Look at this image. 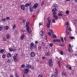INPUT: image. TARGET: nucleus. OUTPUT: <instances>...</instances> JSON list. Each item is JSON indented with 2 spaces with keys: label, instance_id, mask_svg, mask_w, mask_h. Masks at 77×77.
I'll list each match as a JSON object with an SVG mask.
<instances>
[{
  "label": "nucleus",
  "instance_id": "49",
  "mask_svg": "<svg viewBox=\"0 0 77 77\" xmlns=\"http://www.w3.org/2000/svg\"><path fill=\"white\" fill-rule=\"evenodd\" d=\"M42 74H40L39 75H38V77H42Z\"/></svg>",
  "mask_w": 77,
  "mask_h": 77
},
{
  "label": "nucleus",
  "instance_id": "5",
  "mask_svg": "<svg viewBox=\"0 0 77 77\" xmlns=\"http://www.w3.org/2000/svg\"><path fill=\"white\" fill-rule=\"evenodd\" d=\"M34 45V44L33 43H32L30 44V48L31 50H33V47H34V48H36V45H35L34 46H33Z\"/></svg>",
  "mask_w": 77,
  "mask_h": 77
},
{
  "label": "nucleus",
  "instance_id": "13",
  "mask_svg": "<svg viewBox=\"0 0 77 77\" xmlns=\"http://www.w3.org/2000/svg\"><path fill=\"white\" fill-rule=\"evenodd\" d=\"M59 13L58 14V16H60V17H62L63 14H62L63 13V12L62 11H59Z\"/></svg>",
  "mask_w": 77,
  "mask_h": 77
},
{
  "label": "nucleus",
  "instance_id": "62",
  "mask_svg": "<svg viewBox=\"0 0 77 77\" xmlns=\"http://www.w3.org/2000/svg\"><path fill=\"white\" fill-rule=\"evenodd\" d=\"M17 30H15L14 31V33H17Z\"/></svg>",
  "mask_w": 77,
  "mask_h": 77
},
{
  "label": "nucleus",
  "instance_id": "32",
  "mask_svg": "<svg viewBox=\"0 0 77 77\" xmlns=\"http://www.w3.org/2000/svg\"><path fill=\"white\" fill-rule=\"evenodd\" d=\"M15 75L16 77H19V76H18V73H15Z\"/></svg>",
  "mask_w": 77,
  "mask_h": 77
},
{
  "label": "nucleus",
  "instance_id": "34",
  "mask_svg": "<svg viewBox=\"0 0 77 77\" xmlns=\"http://www.w3.org/2000/svg\"><path fill=\"white\" fill-rule=\"evenodd\" d=\"M38 49L39 51H41V47L40 46L38 47Z\"/></svg>",
  "mask_w": 77,
  "mask_h": 77
},
{
  "label": "nucleus",
  "instance_id": "17",
  "mask_svg": "<svg viewBox=\"0 0 77 77\" xmlns=\"http://www.w3.org/2000/svg\"><path fill=\"white\" fill-rule=\"evenodd\" d=\"M30 12H33V8L32 7H30Z\"/></svg>",
  "mask_w": 77,
  "mask_h": 77
},
{
  "label": "nucleus",
  "instance_id": "51",
  "mask_svg": "<svg viewBox=\"0 0 77 77\" xmlns=\"http://www.w3.org/2000/svg\"><path fill=\"white\" fill-rule=\"evenodd\" d=\"M9 62H10V60H8L7 61V63H9Z\"/></svg>",
  "mask_w": 77,
  "mask_h": 77
},
{
  "label": "nucleus",
  "instance_id": "15",
  "mask_svg": "<svg viewBox=\"0 0 77 77\" xmlns=\"http://www.w3.org/2000/svg\"><path fill=\"white\" fill-rule=\"evenodd\" d=\"M38 4L36 3L33 6V8L34 9H36V8H37V7H38Z\"/></svg>",
  "mask_w": 77,
  "mask_h": 77
},
{
  "label": "nucleus",
  "instance_id": "9",
  "mask_svg": "<svg viewBox=\"0 0 77 77\" xmlns=\"http://www.w3.org/2000/svg\"><path fill=\"white\" fill-rule=\"evenodd\" d=\"M30 57H35V54L34 52H32L30 54Z\"/></svg>",
  "mask_w": 77,
  "mask_h": 77
},
{
  "label": "nucleus",
  "instance_id": "30",
  "mask_svg": "<svg viewBox=\"0 0 77 77\" xmlns=\"http://www.w3.org/2000/svg\"><path fill=\"white\" fill-rule=\"evenodd\" d=\"M16 27V25H14L13 26V29H15Z\"/></svg>",
  "mask_w": 77,
  "mask_h": 77
},
{
  "label": "nucleus",
  "instance_id": "54",
  "mask_svg": "<svg viewBox=\"0 0 77 77\" xmlns=\"http://www.w3.org/2000/svg\"><path fill=\"white\" fill-rule=\"evenodd\" d=\"M25 21H26V20L24 19L23 20V23H24V22H25Z\"/></svg>",
  "mask_w": 77,
  "mask_h": 77
},
{
  "label": "nucleus",
  "instance_id": "40",
  "mask_svg": "<svg viewBox=\"0 0 77 77\" xmlns=\"http://www.w3.org/2000/svg\"><path fill=\"white\" fill-rule=\"evenodd\" d=\"M60 47H65V45H60Z\"/></svg>",
  "mask_w": 77,
  "mask_h": 77
},
{
  "label": "nucleus",
  "instance_id": "7",
  "mask_svg": "<svg viewBox=\"0 0 77 77\" xmlns=\"http://www.w3.org/2000/svg\"><path fill=\"white\" fill-rule=\"evenodd\" d=\"M65 32L66 33V35L68 36L69 34V29H68V27L66 28V30L65 31Z\"/></svg>",
  "mask_w": 77,
  "mask_h": 77
},
{
  "label": "nucleus",
  "instance_id": "58",
  "mask_svg": "<svg viewBox=\"0 0 77 77\" xmlns=\"http://www.w3.org/2000/svg\"><path fill=\"white\" fill-rule=\"evenodd\" d=\"M69 30H70V31H72V30H71V28L69 27Z\"/></svg>",
  "mask_w": 77,
  "mask_h": 77
},
{
  "label": "nucleus",
  "instance_id": "2",
  "mask_svg": "<svg viewBox=\"0 0 77 77\" xmlns=\"http://www.w3.org/2000/svg\"><path fill=\"white\" fill-rule=\"evenodd\" d=\"M52 12H53V14L54 15H53V17L54 18L55 20H57V19H58V17L56 15V14L57 13L55 12V11H54V9H53L52 10Z\"/></svg>",
  "mask_w": 77,
  "mask_h": 77
},
{
  "label": "nucleus",
  "instance_id": "59",
  "mask_svg": "<svg viewBox=\"0 0 77 77\" xmlns=\"http://www.w3.org/2000/svg\"><path fill=\"white\" fill-rule=\"evenodd\" d=\"M35 44H38V41H35Z\"/></svg>",
  "mask_w": 77,
  "mask_h": 77
},
{
  "label": "nucleus",
  "instance_id": "48",
  "mask_svg": "<svg viewBox=\"0 0 77 77\" xmlns=\"http://www.w3.org/2000/svg\"><path fill=\"white\" fill-rule=\"evenodd\" d=\"M44 4V2H42L41 4V6H43Z\"/></svg>",
  "mask_w": 77,
  "mask_h": 77
},
{
  "label": "nucleus",
  "instance_id": "61",
  "mask_svg": "<svg viewBox=\"0 0 77 77\" xmlns=\"http://www.w3.org/2000/svg\"><path fill=\"white\" fill-rule=\"evenodd\" d=\"M64 40H65V41L66 42V37H64Z\"/></svg>",
  "mask_w": 77,
  "mask_h": 77
},
{
  "label": "nucleus",
  "instance_id": "50",
  "mask_svg": "<svg viewBox=\"0 0 77 77\" xmlns=\"http://www.w3.org/2000/svg\"><path fill=\"white\" fill-rule=\"evenodd\" d=\"M69 69H70V70H72V68H71V66H69Z\"/></svg>",
  "mask_w": 77,
  "mask_h": 77
},
{
  "label": "nucleus",
  "instance_id": "47",
  "mask_svg": "<svg viewBox=\"0 0 77 77\" xmlns=\"http://www.w3.org/2000/svg\"><path fill=\"white\" fill-rule=\"evenodd\" d=\"M42 24V23H40L39 24V26H41Z\"/></svg>",
  "mask_w": 77,
  "mask_h": 77
},
{
  "label": "nucleus",
  "instance_id": "25",
  "mask_svg": "<svg viewBox=\"0 0 77 77\" xmlns=\"http://www.w3.org/2000/svg\"><path fill=\"white\" fill-rule=\"evenodd\" d=\"M53 6L54 8H57V5L56 4H54Z\"/></svg>",
  "mask_w": 77,
  "mask_h": 77
},
{
  "label": "nucleus",
  "instance_id": "44",
  "mask_svg": "<svg viewBox=\"0 0 77 77\" xmlns=\"http://www.w3.org/2000/svg\"><path fill=\"white\" fill-rule=\"evenodd\" d=\"M5 56H6V55L5 54L3 55L2 56V58H5Z\"/></svg>",
  "mask_w": 77,
  "mask_h": 77
},
{
  "label": "nucleus",
  "instance_id": "22",
  "mask_svg": "<svg viewBox=\"0 0 77 77\" xmlns=\"http://www.w3.org/2000/svg\"><path fill=\"white\" fill-rule=\"evenodd\" d=\"M4 51H5V50H4V49H2L0 50V53H3Z\"/></svg>",
  "mask_w": 77,
  "mask_h": 77
},
{
  "label": "nucleus",
  "instance_id": "35",
  "mask_svg": "<svg viewBox=\"0 0 77 77\" xmlns=\"http://www.w3.org/2000/svg\"><path fill=\"white\" fill-rule=\"evenodd\" d=\"M51 33H53V29H49Z\"/></svg>",
  "mask_w": 77,
  "mask_h": 77
},
{
  "label": "nucleus",
  "instance_id": "11",
  "mask_svg": "<svg viewBox=\"0 0 77 77\" xmlns=\"http://www.w3.org/2000/svg\"><path fill=\"white\" fill-rule=\"evenodd\" d=\"M28 72L29 69H28V68L25 69L24 71V74H27Z\"/></svg>",
  "mask_w": 77,
  "mask_h": 77
},
{
  "label": "nucleus",
  "instance_id": "42",
  "mask_svg": "<svg viewBox=\"0 0 77 77\" xmlns=\"http://www.w3.org/2000/svg\"><path fill=\"white\" fill-rule=\"evenodd\" d=\"M49 45L50 46V47H53V45L51 43H50L49 44Z\"/></svg>",
  "mask_w": 77,
  "mask_h": 77
},
{
  "label": "nucleus",
  "instance_id": "23",
  "mask_svg": "<svg viewBox=\"0 0 77 77\" xmlns=\"http://www.w3.org/2000/svg\"><path fill=\"white\" fill-rule=\"evenodd\" d=\"M30 5H31V3H27L25 5V7H28V6H29Z\"/></svg>",
  "mask_w": 77,
  "mask_h": 77
},
{
  "label": "nucleus",
  "instance_id": "16",
  "mask_svg": "<svg viewBox=\"0 0 77 77\" xmlns=\"http://www.w3.org/2000/svg\"><path fill=\"white\" fill-rule=\"evenodd\" d=\"M8 29L9 26H6L4 27L5 30H8Z\"/></svg>",
  "mask_w": 77,
  "mask_h": 77
},
{
  "label": "nucleus",
  "instance_id": "36",
  "mask_svg": "<svg viewBox=\"0 0 77 77\" xmlns=\"http://www.w3.org/2000/svg\"><path fill=\"white\" fill-rule=\"evenodd\" d=\"M52 20V23H56V21H55V20L53 19Z\"/></svg>",
  "mask_w": 77,
  "mask_h": 77
},
{
  "label": "nucleus",
  "instance_id": "64",
  "mask_svg": "<svg viewBox=\"0 0 77 77\" xmlns=\"http://www.w3.org/2000/svg\"><path fill=\"white\" fill-rule=\"evenodd\" d=\"M10 77H14V76L13 75H11Z\"/></svg>",
  "mask_w": 77,
  "mask_h": 77
},
{
  "label": "nucleus",
  "instance_id": "56",
  "mask_svg": "<svg viewBox=\"0 0 77 77\" xmlns=\"http://www.w3.org/2000/svg\"><path fill=\"white\" fill-rule=\"evenodd\" d=\"M68 51H69V52L70 53H71V51L70 50V48H69L68 49Z\"/></svg>",
  "mask_w": 77,
  "mask_h": 77
},
{
  "label": "nucleus",
  "instance_id": "52",
  "mask_svg": "<svg viewBox=\"0 0 77 77\" xmlns=\"http://www.w3.org/2000/svg\"><path fill=\"white\" fill-rule=\"evenodd\" d=\"M50 17H48L47 20H48V21H49V20H50Z\"/></svg>",
  "mask_w": 77,
  "mask_h": 77
},
{
  "label": "nucleus",
  "instance_id": "3",
  "mask_svg": "<svg viewBox=\"0 0 77 77\" xmlns=\"http://www.w3.org/2000/svg\"><path fill=\"white\" fill-rule=\"evenodd\" d=\"M18 54H14V56L13 57V58L14 59V62H17L18 61V59H17V57H18Z\"/></svg>",
  "mask_w": 77,
  "mask_h": 77
},
{
  "label": "nucleus",
  "instance_id": "37",
  "mask_svg": "<svg viewBox=\"0 0 77 77\" xmlns=\"http://www.w3.org/2000/svg\"><path fill=\"white\" fill-rule=\"evenodd\" d=\"M21 67L22 68H24V67H25V65H24V64H23V65H22L21 66Z\"/></svg>",
  "mask_w": 77,
  "mask_h": 77
},
{
  "label": "nucleus",
  "instance_id": "38",
  "mask_svg": "<svg viewBox=\"0 0 77 77\" xmlns=\"http://www.w3.org/2000/svg\"><path fill=\"white\" fill-rule=\"evenodd\" d=\"M58 65H59V66L60 67V61H58Z\"/></svg>",
  "mask_w": 77,
  "mask_h": 77
},
{
  "label": "nucleus",
  "instance_id": "27",
  "mask_svg": "<svg viewBox=\"0 0 77 77\" xmlns=\"http://www.w3.org/2000/svg\"><path fill=\"white\" fill-rule=\"evenodd\" d=\"M10 35L9 34H7L6 35L7 39H9Z\"/></svg>",
  "mask_w": 77,
  "mask_h": 77
},
{
  "label": "nucleus",
  "instance_id": "12",
  "mask_svg": "<svg viewBox=\"0 0 77 77\" xmlns=\"http://www.w3.org/2000/svg\"><path fill=\"white\" fill-rule=\"evenodd\" d=\"M20 8H21V9L23 11H24V10H25V7L24 5H21Z\"/></svg>",
  "mask_w": 77,
  "mask_h": 77
},
{
  "label": "nucleus",
  "instance_id": "63",
  "mask_svg": "<svg viewBox=\"0 0 77 77\" xmlns=\"http://www.w3.org/2000/svg\"><path fill=\"white\" fill-rule=\"evenodd\" d=\"M23 77H26V76L24 74L23 75Z\"/></svg>",
  "mask_w": 77,
  "mask_h": 77
},
{
  "label": "nucleus",
  "instance_id": "8",
  "mask_svg": "<svg viewBox=\"0 0 77 77\" xmlns=\"http://www.w3.org/2000/svg\"><path fill=\"white\" fill-rule=\"evenodd\" d=\"M50 23H51V20H48V23H47L46 26L47 28H50Z\"/></svg>",
  "mask_w": 77,
  "mask_h": 77
},
{
  "label": "nucleus",
  "instance_id": "19",
  "mask_svg": "<svg viewBox=\"0 0 77 77\" xmlns=\"http://www.w3.org/2000/svg\"><path fill=\"white\" fill-rule=\"evenodd\" d=\"M50 51H48L45 54V55L48 56H50Z\"/></svg>",
  "mask_w": 77,
  "mask_h": 77
},
{
  "label": "nucleus",
  "instance_id": "53",
  "mask_svg": "<svg viewBox=\"0 0 77 77\" xmlns=\"http://www.w3.org/2000/svg\"><path fill=\"white\" fill-rule=\"evenodd\" d=\"M48 34L50 36H51V33L50 32H48Z\"/></svg>",
  "mask_w": 77,
  "mask_h": 77
},
{
  "label": "nucleus",
  "instance_id": "6",
  "mask_svg": "<svg viewBox=\"0 0 77 77\" xmlns=\"http://www.w3.org/2000/svg\"><path fill=\"white\" fill-rule=\"evenodd\" d=\"M48 62L49 65L50 66H53V60L52 59H50L49 60Z\"/></svg>",
  "mask_w": 77,
  "mask_h": 77
},
{
  "label": "nucleus",
  "instance_id": "20",
  "mask_svg": "<svg viewBox=\"0 0 77 77\" xmlns=\"http://www.w3.org/2000/svg\"><path fill=\"white\" fill-rule=\"evenodd\" d=\"M12 55L10 53H8L7 54V56L8 57H11V56Z\"/></svg>",
  "mask_w": 77,
  "mask_h": 77
},
{
  "label": "nucleus",
  "instance_id": "4",
  "mask_svg": "<svg viewBox=\"0 0 77 77\" xmlns=\"http://www.w3.org/2000/svg\"><path fill=\"white\" fill-rule=\"evenodd\" d=\"M55 71L56 72L54 74V75H53L51 77H57V74L58 73V70L56 68L55 69Z\"/></svg>",
  "mask_w": 77,
  "mask_h": 77
},
{
  "label": "nucleus",
  "instance_id": "26",
  "mask_svg": "<svg viewBox=\"0 0 77 77\" xmlns=\"http://www.w3.org/2000/svg\"><path fill=\"white\" fill-rule=\"evenodd\" d=\"M1 20L3 22H6V19L5 18L2 19Z\"/></svg>",
  "mask_w": 77,
  "mask_h": 77
},
{
  "label": "nucleus",
  "instance_id": "41",
  "mask_svg": "<svg viewBox=\"0 0 77 77\" xmlns=\"http://www.w3.org/2000/svg\"><path fill=\"white\" fill-rule=\"evenodd\" d=\"M42 46H45V43L44 42H42Z\"/></svg>",
  "mask_w": 77,
  "mask_h": 77
},
{
  "label": "nucleus",
  "instance_id": "29",
  "mask_svg": "<svg viewBox=\"0 0 77 77\" xmlns=\"http://www.w3.org/2000/svg\"><path fill=\"white\" fill-rule=\"evenodd\" d=\"M65 24L67 26V27H68V25H69V23H68V22H66L65 23Z\"/></svg>",
  "mask_w": 77,
  "mask_h": 77
},
{
  "label": "nucleus",
  "instance_id": "28",
  "mask_svg": "<svg viewBox=\"0 0 77 77\" xmlns=\"http://www.w3.org/2000/svg\"><path fill=\"white\" fill-rule=\"evenodd\" d=\"M62 74L63 75H64L65 76L67 74L65 72H62Z\"/></svg>",
  "mask_w": 77,
  "mask_h": 77
},
{
  "label": "nucleus",
  "instance_id": "1",
  "mask_svg": "<svg viewBox=\"0 0 77 77\" xmlns=\"http://www.w3.org/2000/svg\"><path fill=\"white\" fill-rule=\"evenodd\" d=\"M29 24V22H27L26 23V30L28 32V33L29 34H32V31L30 30V28H29V26H28V24Z\"/></svg>",
  "mask_w": 77,
  "mask_h": 77
},
{
  "label": "nucleus",
  "instance_id": "21",
  "mask_svg": "<svg viewBox=\"0 0 77 77\" xmlns=\"http://www.w3.org/2000/svg\"><path fill=\"white\" fill-rule=\"evenodd\" d=\"M24 35H22L20 37V39L21 40H23V39H24Z\"/></svg>",
  "mask_w": 77,
  "mask_h": 77
},
{
  "label": "nucleus",
  "instance_id": "55",
  "mask_svg": "<svg viewBox=\"0 0 77 77\" xmlns=\"http://www.w3.org/2000/svg\"><path fill=\"white\" fill-rule=\"evenodd\" d=\"M60 54L61 55H63V52L62 51H61Z\"/></svg>",
  "mask_w": 77,
  "mask_h": 77
},
{
  "label": "nucleus",
  "instance_id": "33",
  "mask_svg": "<svg viewBox=\"0 0 77 77\" xmlns=\"http://www.w3.org/2000/svg\"><path fill=\"white\" fill-rule=\"evenodd\" d=\"M9 50L10 51H13V49L12 48H9Z\"/></svg>",
  "mask_w": 77,
  "mask_h": 77
},
{
  "label": "nucleus",
  "instance_id": "10",
  "mask_svg": "<svg viewBox=\"0 0 77 77\" xmlns=\"http://www.w3.org/2000/svg\"><path fill=\"white\" fill-rule=\"evenodd\" d=\"M53 41L54 42H59V43H60V42H61L60 40L59 39H57L56 40L54 39L53 40Z\"/></svg>",
  "mask_w": 77,
  "mask_h": 77
},
{
  "label": "nucleus",
  "instance_id": "24",
  "mask_svg": "<svg viewBox=\"0 0 77 77\" xmlns=\"http://www.w3.org/2000/svg\"><path fill=\"white\" fill-rule=\"evenodd\" d=\"M52 36H53L54 38H57V37L56 36V35H54V34L53 33L52 34Z\"/></svg>",
  "mask_w": 77,
  "mask_h": 77
},
{
  "label": "nucleus",
  "instance_id": "31",
  "mask_svg": "<svg viewBox=\"0 0 77 77\" xmlns=\"http://www.w3.org/2000/svg\"><path fill=\"white\" fill-rule=\"evenodd\" d=\"M69 38L70 39H75L74 37L72 36L70 37Z\"/></svg>",
  "mask_w": 77,
  "mask_h": 77
},
{
  "label": "nucleus",
  "instance_id": "46",
  "mask_svg": "<svg viewBox=\"0 0 77 77\" xmlns=\"http://www.w3.org/2000/svg\"><path fill=\"white\" fill-rule=\"evenodd\" d=\"M60 39H61V41H62V42H63V37H61L60 38Z\"/></svg>",
  "mask_w": 77,
  "mask_h": 77
},
{
  "label": "nucleus",
  "instance_id": "14",
  "mask_svg": "<svg viewBox=\"0 0 77 77\" xmlns=\"http://www.w3.org/2000/svg\"><path fill=\"white\" fill-rule=\"evenodd\" d=\"M40 34L41 36H44V34H45L44 33V31H42L40 32Z\"/></svg>",
  "mask_w": 77,
  "mask_h": 77
},
{
  "label": "nucleus",
  "instance_id": "39",
  "mask_svg": "<svg viewBox=\"0 0 77 77\" xmlns=\"http://www.w3.org/2000/svg\"><path fill=\"white\" fill-rule=\"evenodd\" d=\"M3 28V26H0V32H1L2 30V28Z\"/></svg>",
  "mask_w": 77,
  "mask_h": 77
},
{
  "label": "nucleus",
  "instance_id": "43",
  "mask_svg": "<svg viewBox=\"0 0 77 77\" xmlns=\"http://www.w3.org/2000/svg\"><path fill=\"white\" fill-rule=\"evenodd\" d=\"M66 14H69V11L67 10L66 11Z\"/></svg>",
  "mask_w": 77,
  "mask_h": 77
},
{
  "label": "nucleus",
  "instance_id": "45",
  "mask_svg": "<svg viewBox=\"0 0 77 77\" xmlns=\"http://www.w3.org/2000/svg\"><path fill=\"white\" fill-rule=\"evenodd\" d=\"M2 40H3V41H6V39H5V38H4V37H2Z\"/></svg>",
  "mask_w": 77,
  "mask_h": 77
},
{
  "label": "nucleus",
  "instance_id": "57",
  "mask_svg": "<svg viewBox=\"0 0 77 77\" xmlns=\"http://www.w3.org/2000/svg\"><path fill=\"white\" fill-rule=\"evenodd\" d=\"M6 19L7 20H9V17H7L6 18Z\"/></svg>",
  "mask_w": 77,
  "mask_h": 77
},
{
  "label": "nucleus",
  "instance_id": "60",
  "mask_svg": "<svg viewBox=\"0 0 77 77\" xmlns=\"http://www.w3.org/2000/svg\"><path fill=\"white\" fill-rule=\"evenodd\" d=\"M69 47L70 48H71V45H70V44H69Z\"/></svg>",
  "mask_w": 77,
  "mask_h": 77
},
{
  "label": "nucleus",
  "instance_id": "18",
  "mask_svg": "<svg viewBox=\"0 0 77 77\" xmlns=\"http://www.w3.org/2000/svg\"><path fill=\"white\" fill-rule=\"evenodd\" d=\"M26 67L28 68H32V66L29 64H27Z\"/></svg>",
  "mask_w": 77,
  "mask_h": 77
}]
</instances>
